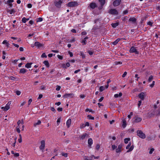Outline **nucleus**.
<instances>
[{"instance_id":"nucleus-64","label":"nucleus","mask_w":160,"mask_h":160,"mask_svg":"<svg viewBox=\"0 0 160 160\" xmlns=\"http://www.w3.org/2000/svg\"><path fill=\"white\" fill-rule=\"evenodd\" d=\"M127 74V72H124V73L122 75V77L124 78L125 77V76Z\"/></svg>"},{"instance_id":"nucleus-26","label":"nucleus","mask_w":160,"mask_h":160,"mask_svg":"<svg viewBox=\"0 0 160 160\" xmlns=\"http://www.w3.org/2000/svg\"><path fill=\"white\" fill-rule=\"evenodd\" d=\"M120 38H118L117 40L113 42L112 43L113 44L116 45L118 43V42L120 41Z\"/></svg>"},{"instance_id":"nucleus-31","label":"nucleus","mask_w":160,"mask_h":160,"mask_svg":"<svg viewBox=\"0 0 160 160\" xmlns=\"http://www.w3.org/2000/svg\"><path fill=\"white\" fill-rule=\"evenodd\" d=\"M153 79V77L152 75H151L149 78L148 80V81L149 82H150Z\"/></svg>"},{"instance_id":"nucleus-2","label":"nucleus","mask_w":160,"mask_h":160,"mask_svg":"<svg viewBox=\"0 0 160 160\" xmlns=\"http://www.w3.org/2000/svg\"><path fill=\"white\" fill-rule=\"evenodd\" d=\"M138 135L140 138L142 139L145 138H146L145 134L141 130H138L137 131Z\"/></svg>"},{"instance_id":"nucleus-45","label":"nucleus","mask_w":160,"mask_h":160,"mask_svg":"<svg viewBox=\"0 0 160 160\" xmlns=\"http://www.w3.org/2000/svg\"><path fill=\"white\" fill-rule=\"evenodd\" d=\"M147 24L148 25H150V26H152V25L153 22H151L149 21L148 22Z\"/></svg>"},{"instance_id":"nucleus-57","label":"nucleus","mask_w":160,"mask_h":160,"mask_svg":"<svg viewBox=\"0 0 160 160\" xmlns=\"http://www.w3.org/2000/svg\"><path fill=\"white\" fill-rule=\"evenodd\" d=\"M16 93L18 95H19L21 93V92L19 91H17Z\"/></svg>"},{"instance_id":"nucleus-40","label":"nucleus","mask_w":160,"mask_h":160,"mask_svg":"<svg viewBox=\"0 0 160 160\" xmlns=\"http://www.w3.org/2000/svg\"><path fill=\"white\" fill-rule=\"evenodd\" d=\"M87 117L89 119L93 120L94 118V117H92L91 115H88Z\"/></svg>"},{"instance_id":"nucleus-38","label":"nucleus","mask_w":160,"mask_h":160,"mask_svg":"<svg viewBox=\"0 0 160 160\" xmlns=\"http://www.w3.org/2000/svg\"><path fill=\"white\" fill-rule=\"evenodd\" d=\"M85 127V124H84L83 123H81L80 125V128L81 129Z\"/></svg>"},{"instance_id":"nucleus-7","label":"nucleus","mask_w":160,"mask_h":160,"mask_svg":"<svg viewBox=\"0 0 160 160\" xmlns=\"http://www.w3.org/2000/svg\"><path fill=\"white\" fill-rule=\"evenodd\" d=\"M45 147V141L44 140H42L41 142V145L39 147V149L40 150H42L43 152V150L44 149Z\"/></svg>"},{"instance_id":"nucleus-41","label":"nucleus","mask_w":160,"mask_h":160,"mask_svg":"<svg viewBox=\"0 0 160 160\" xmlns=\"http://www.w3.org/2000/svg\"><path fill=\"white\" fill-rule=\"evenodd\" d=\"M154 115V114H152V113H148V117L149 118H151L153 117Z\"/></svg>"},{"instance_id":"nucleus-10","label":"nucleus","mask_w":160,"mask_h":160,"mask_svg":"<svg viewBox=\"0 0 160 160\" xmlns=\"http://www.w3.org/2000/svg\"><path fill=\"white\" fill-rule=\"evenodd\" d=\"M134 122L135 123H138L140 122L142 120V118L138 116H136L134 118Z\"/></svg>"},{"instance_id":"nucleus-6","label":"nucleus","mask_w":160,"mask_h":160,"mask_svg":"<svg viewBox=\"0 0 160 160\" xmlns=\"http://www.w3.org/2000/svg\"><path fill=\"white\" fill-rule=\"evenodd\" d=\"M108 13L113 15H118V12L117 10L114 9H112L110 10Z\"/></svg>"},{"instance_id":"nucleus-20","label":"nucleus","mask_w":160,"mask_h":160,"mask_svg":"<svg viewBox=\"0 0 160 160\" xmlns=\"http://www.w3.org/2000/svg\"><path fill=\"white\" fill-rule=\"evenodd\" d=\"M32 63L31 62L27 63L25 65V67L28 68H30L31 67V65H32Z\"/></svg>"},{"instance_id":"nucleus-63","label":"nucleus","mask_w":160,"mask_h":160,"mask_svg":"<svg viewBox=\"0 0 160 160\" xmlns=\"http://www.w3.org/2000/svg\"><path fill=\"white\" fill-rule=\"evenodd\" d=\"M115 64L117 65L118 64H121L122 62H115Z\"/></svg>"},{"instance_id":"nucleus-32","label":"nucleus","mask_w":160,"mask_h":160,"mask_svg":"<svg viewBox=\"0 0 160 160\" xmlns=\"http://www.w3.org/2000/svg\"><path fill=\"white\" fill-rule=\"evenodd\" d=\"M130 139L129 138H126L124 139V142L125 143H127L128 141L130 140Z\"/></svg>"},{"instance_id":"nucleus-19","label":"nucleus","mask_w":160,"mask_h":160,"mask_svg":"<svg viewBox=\"0 0 160 160\" xmlns=\"http://www.w3.org/2000/svg\"><path fill=\"white\" fill-rule=\"evenodd\" d=\"M27 71V70L24 68H21L19 72L21 73L24 74Z\"/></svg>"},{"instance_id":"nucleus-48","label":"nucleus","mask_w":160,"mask_h":160,"mask_svg":"<svg viewBox=\"0 0 160 160\" xmlns=\"http://www.w3.org/2000/svg\"><path fill=\"white\" fill-rule=\"evenodd\" d=\"M133 115V113L132 112H131L130 114L128 116V118L130 119L131 118V116H132Z\"/></svg>"},{"instance_id":"nucleus-21","label":"nucleus","mask_w":160,"mask_h":160,"mask_svg":"<svg viewBox=\"0 0 160 160\" xmlns=\"http://www.w3.org/2000/svg\"><path fill=\"white\" fill-rule=\"evenodd\" d=\"M3 44H5L8 47L9 46V43L7 42V41L6 40H4L2 42Z\"/></svg>"},{"instance_id":"nucleus-11","label":"nucleus","mask_w":160,"mask_h":160,"mask_svg":"<svg viewBox=\"0 0 160 160\" xmlns=\"http://www.w3.org/2000/svg\"><path fill=\"white\" fill-rule=\"evenodd\" d=\"M34 44L38 48L43 47V44L41 43L38 42H35Z\"/></svg>"},{"instance_id":"nucleus-36","label":"nucleus","mask_w":160,"mask_h":160,"mask_svg":"<svg viewBox=\"0 0 160 160\" xmlns=\"http://www.w3.org/2000/svg\"><path fill=\"white\" fill-rule=\"evenodd\" d=\"M19 138L18 139V141L19 142L21 143L22 142V139L21 135V134H20L19 135Z\"/></svg>"},{"instance_id":"nucleus-42","label":"nucleus","mask_w":160,"mask_h":160,"mask_svg":"<svg viewBox=\"0 0 160 160\" xmlns=\"http://www.w3.org/2000/svg\"><path fill=\"white\" fill-rule=\"evenodd\" d=\"M61 121V118H58L57 121V125H58L59 124V123Z\"/></svg>"},{"instance_id":"nucleus-47","label":"nucleus","mask_w":160,"mask_h":160,"mask_svg":"<svg viewBox=\"0 0 160 160\" xmlns=\"http://www.w3.org/2000/svg\"><path fill=\"white\" fill-rule=\"evenodd\" d=\"M19 128H20V127H17L16 128L17 131L19 133H20V131Z\"/></svg>"},{"instance_id":"nucleus-61","label":"nucleus","mask_w":160,"mask_h":160,"mask_svg":"<svg viewBox=\"0 0 160 160\" xmlns=\"http://www.w3.org/2000/svg\"><path fill=\"white\" fill-rule=\"evenodd\" d=\"M117 147L114 145H112V148L113 150L116 148Z\"/></svg>"},{"instance_id":"nucleus-54","label":"nucleus","mask_w":160,"mask_h":160,"mask_svg":"<svg viewBox=\"0 0 160 160\" xmlns=\"http://www.w3.org/2000/svg\"><path fill=\"white\" fill-rule=\"evenodd\" d=\"M100 148V146L99 144H97L96 147V148L97 150H98Z\"/></svg>"},{"instance_id":"nucleus-16","label":"nucleus","mask_w":160,"mask_h":160,"mask_svg":"<svg viewBox=\"0 0 160 160\" xmlns=\"http://www.w3.org/2000/svg\"><path fill=\"white\" fill-rule=\"evenodd\" d=\"M90 7L92 9H94L96 7H97V5L95 3H91L90 4Z\"/></svg>"},{"instance_id":"nucleus-43","label":"nucleus","mask_w":160,"mask_h":160,"mask_svg":"<svg viewBox=\"0 0 160 160\" xmlns=\"http://www.w3.org/2000/svg\"><path fill=\"white\" fill-rule=\"evenodd\" d=\"M131 142H129L128 144V145L126 146V149H128L129 148V147L131 146Z\"/></svg>"},{"instance_id":"nucleus-22","label":"nucleus","mask_w":160,"mask_h":160,"mask_svg":"<svg viewBox=\"0 0 160 160\" xmlns=\"http://www.w3.org/2000/svg\"><path fill=\"white\" fill-rule=\"evenodd\" d=\"M119 22H116L115 23H112L111 24V25L113 28H115L119 25Z\"/></svg>"},{"instance_id":"nucleus-51","label":"nucleus","mask_w":160,"mask_h":160,"mask_svg":"<svg viewBox=\"0 0 160 160\" xmlns=\"http://www.w3.org/2000/svg\"><path fill=\"white\" fill-rule=\"evenodd\" d=\"M154 84H155V81H153L152 82V83L150 85V87H151V88L153 87L154 86Z\"/></svg>"},{"instance_id":"nucleus-29","label":"nucleus","mask_w":160,"mask_h":160,"mask_svg":"<svg viewBox=\"0 0 160 160\" xmlns=\"http://www.w3.org/2000/svg\"><path fill=\"white\" fill-rule=\"evenodd\" d=\"M11 153L12 154H14V156L16 157H18L19 156V153H15L13 151H11Z\"/></svg>"},{"instance_id":"nucleus-44","label":"nucleus","mask_w":160,"mask_h":160,"mask_svg":"<svg viewBox=\"0 0 160 160\" xmlns=\"http://www.w3.org/2000/svg\"><path fill=\"white\" fill-rule=\"evenodd\" d=\"M22 21L23 23H25L27 21L26 18L25 17L23 18L22 19Z\"/></svg>"},{"instance_id":"nucleus-52","label":"nucleus","mask_w":160,"mask_h":160,"mask_svg":"<svg viewBox=\"0 0 160 160\" xmlns=\"http://www.w3.org/2000/svg\"><path fill=\"white\" fill-rule=\"evenodd\" d=\"M61 88V87L59 86H57V88L56 89V90H57V91H59L60 90Z\"/></svg>"},{"instance_id":"nucleus-9","label":"nucleus","mask_w":160,"mask_h":160,"mask_svg":"<svg viewBox=\"0 0 160 160\" xmlns=\"http://www.w3.org/2000/svg\"><path fill=\"white\" fill-rule=\"evenodd\" d=\"M74 96V94L73 93H66L63 96L64 98H73Z\"/></svg>"},{"instance_id":"nucleus-14","label":"nucleus","mask_w":160,"mask_h":160,"mask_svg":"<svg viewBox=\"0 0 160 160\" xmlns=\"http://www.w3.org/2000/svg\"><path fill=\"white\" fill-rule=\"evenodd\" d=\"M71 119H68L66 122V124L68 128H69L71 125Z\"/></svg>"},{"instance_id":"nucleus-1","label":"nucleus","mask_w":160,"mask_h":160,"mask_svg":"<svg viewBox=\"0 0 160 160\" xmlns=\"http://www.w3.org/2000/svg\"><path fill=\"white\" fill-rule=\"evenodd\" d=\"M78 3L76 1L71 2L66 4L68 7H76L78 6Z\"/></svg>"},{"instance_id":"nucleus-23","label":"nucleus","mask_w":160,"mask_h":160,"mask_svg":"<svg viewBox=\"0 0 160 160\" xmlns=\"http://www.w3.org/2000/svg\"><path fill=\"white\" fill-rule=\"evenodd\" d=\"M41 123V122L40 120H38L37 122L35 123L34 124V126L35 127H36L37 125H40Z\"/></svg>"},{"instance_id":"nucleus-35","label":"nucleus","mask_w":160,"mask_h":160,"mask_svg":"<svg viewBox=\"0 0 160 160\" xmlns=\"http://www.w3.org/2000/svg\"><path fill=\"white\" fill-rule=\"evenodd\" d=\"M105 89V88L103 86H100L99 88V91L100 92H101L104 90Z\"/></svg>"},{"instance_id":"nucleus-13","label":"nucleus","mask_w":160,"mask_h":160,"mask_svg":"<svg viewBox=\"0 0 160 160\" xmlns=\"http://www.w3.org/2000/svg\"><path fill=\"white\" fill-rule=\"evenodd\" d=\"M93 141L91 138H89L88 140V144L90 148H91V145L92 144Z\"/></svg>"},{"instance_id":"nucleus-30","label":"nucleus","mask_w":160,"mask_h":160,"mask_svg":"<svg viewBox=\"0 0 160 160\" xmlns=\"http://www.w3.org/2000/svg\"><path fill=\"white\" fill-rule=\"evenodd\" d=\"M99 1L102 6H103L105 3V0H99Z\"/></svg>"},{"instance_id":"nucleus-58","label":"nucleus","mask_w":160,"mask_h":160,"mask_svg":"<svg viewBox=\"0 0 160 160\" xmlns=\"http://www.w3.org/2000/svg\"><path fill=\"white\" fill-rule=\"evenodd\" d=\"M14 2V0H8L7 1V3H11Z\"/></svg>"},{"instance_id":"nucleus-15","label":"nucleus","mask_w":160,"mask_h":160,"mask_svg":"<svg viewBox=\"0 0 160 160\" xmlns=\"http://www.w3.org/2000/svg\"><path fill=\"white\" fill-rule=\"evenodd\" d=\"M88 137L89 135L88 134L86 133H84L80 136V138L81 139H84L86 137Z\"/></svg>"},{"instance_id":"nucleus-4","label":"nucleus","mask_w":160,"mask_h":160,"mask_svg":"<svg viewBox=\"0 0 160 160\" xmlns=\"http://www.w3.org/2000/svg\"><path fill=\"white\" fill-rule=\"evenodd\" d=\"M11 101H9L6 105V106L5 107H2L1 108L5 111H6L8 110L10 108V105L11 104Z\"/></svg>"},{"instance_id":"nucleus-56","label":"nucleus","mask_w":160,"mask_h":160,"mask_svg":"<svg viewBox=\"0 0 160 160\" xmlns=\"http://www.w3.org/2000/svg\"><path fill=\"white\" fill-rule=\"evenodd\" d=\"M57 57L59 59L61 60H62L63 58L61 56L59 55H57Z\"/></svg>"},{"instance_id":"nucleus-34","label":"nucleus","mask_w":160,"mask_h":160,"mask_svg":"<svg viewBox=\"0 0 160 160\" xmlns=\"http://www.w3.org/2000/svg\"><path fill=\"white\" fill-rule=\"evenodd\" d=\"M61 154L62 156H64L65 157H68V154L67 153L62 152L61 153Z\"/></svg>"},{"instance_id":"nucleus-27","label":"nucleus","mask_w":160,"mask_h":160,"mask_svg":"<svg viewBox=\"0 0 160 160\" xmlns=\"http://www.w3.org/2000/svg\"><path fill=\"white\" fill-rule=\"evenodd\" d=\"M134 148V146L132 145L130 147L129 149L127 151V152H129L132 151Z\"/></svg>"},{"instance_id":"nucleus-5","label":"nucleus","mask_w":160,"mask_h":160,"mask_svg":"<svg viewBox=\"0 0 160 160\" xmlns=\"http://www.w3.org/2000/svg\"><path fill=\"white\" fill-rule=\"evenodd\" d=\"M146 96V94L144 92H141L138 95L139 98L141 99V100H143Z\"/></svg>"},{"instance_id":"nucleus-62","label":"nucleus","mask_w":160,"mask_h":160,"mask_svg":"<svg viewBox=\"0 0 160 160\" xmlns=\"http://www.w3.org/2000/svg\"><path fill=\"white\" fill-rule=\"evenodd\" d=\"M32 101V99H30L28 101V105H29L31 104V102Z\"/></svg>"},{"instance_id":"nucleus-12","label":"nucleus","mask_w":160,"mask_h":160,"mask_svg":"<svg viewBox=\"0 0 160 160\" xmlns=\"http://www.w3.org/2000/svg\"><path fill=\"white\" fill-rule=\"evenodd\" d=\"M121 2V0H115L113 2V5L114 6H118Z\"/></svg>"},{"instance_id":"nucleus-59","label":"nucleus","mask_w":160,"mask_h":160,"mask_svg":"<svg viewBox=\"0 0 160 160\" xmlns=\"http://www.w3.org/2000/svg\"><path fill=\"white\" fill-rule=\"evenodd\" d=\"M89 159H88L87 156H85V160H91L92 159V158H90V157H89Z\"/></svg>"},{"instance_id":"nucleus-25","label":"nucleus","mask_w":160,"mask_h":160,"mask_svg":"<svg viewBox=\"0 0 160 160\" xmlns=\"http://www.w3.org/2000/svg\"><path fill=\"white\" fill-rule=\"evenodd\" d=\"M66 66H66V65L65 64H63L62 65V67L63 68H66L67 67H68L70 66V64L68 62L66 64Z\"/></svg>"},{"instance_id":"nucleus-24","label":"nucleus","mask_w":160,"mask_h":160,"mask_svg":"<svg viewBox=\"0 0 160 160\" xmlns=\"http://www.w3.org/2000/svg\"><path fill=\"white\" fill-rule=\"evenodd\" d=\"M129 21H131L133 22H136V19L135 18H131L129 19Z\"/></svg>"},{"instance_id":"nucleus-37","label":"nucleus","mask_w":160,"mask_h":160,"mask_svg":"<svg viewBox=\"0 0 160 160\" xmlns=\"http://www.w3.org/2000/svg\"><path fill=\"white\" fill-rule=\"evenodd\" d=\"M81 42L82 43L83 45H86L87 43V41L85 39H84Z\"/></svg>"},{"instance_id":"nucleus-8","label":"nucleus","mask_w":160,"mask_h":160,"mask_svg":"<svg viewBox=\"0 0 160 160\" xmlns=\"http://www.w3.org/2000/svg\"><path fill=\"white\" fill-rule=\"evenodd\" d=\"M129 52L130 53H135L136 54H138L139 52H138L135 47H132L129 50Z\"/></svg>"},{"instance_id":"nucleus-60","label":"nucleus","mask_w":160,"mask_h":160,"mask_svg":"<svg viewBox=\"0 0 160 160\" xmlns=\"http://www.w3.org/2000/svg\"><path fill=\"white\" fill-rule=\"evenodd\" d=\"M26 103L25 101H24L23 102L21 103L20 106V107H22Z\"/></svg>"},{"instance_id":"nucleus-46","label":"nucleus","mask_w":160,"mask_h":160,"mask_svg":"<svg viewBox=\"0 0 160 160\" xmlns=\"http://www.w3.org/2000/svg\"><path fill=\"white\" fill-rule=\"evenodd\" d=\"M9 79L12 80L14 81L15 79V78L13 77H10L9 78Z\"/></svg>"},{"instance_id":"nucleus-28","label":"nucleus","mask_w":160,"mask_h":160,"mask_svg":"<svg viewBox=\"0 0 160 160\" xmlns=\"http://www.w3.org/2000/svg\"><path fill=\"white\" fill-rule=\"evenodd\" d=\"M43 63L46 65L47 67H49V64L48 62L47 61H44L43 62Z\"/></svg>"},{"instance_id":"nucleus-17","label":"nucleus","mask_w":160,"mask_h":160,"mask_svg":"<svg viewBox=\"0 0 160 160\" xmlns=\"http://www.w3.org/2000/svg\"><path fill=\"white\" fill-rule=\"evenodd\" d=\"M7 12L9 13L10 14H12L15 12V11L14 9L12 8L11 10L8 9Z\"/></svg>"},{"instance_id":"nucleus-53","label":"nucleus","mask_w":160,"mask_h":160,"mask_svg":"<svg viewBox=\"0 0 160 160\" xmlns=\"http://www.w3.org/2000/svg\"><path fill=\"white\" fill-rule=\"evenodd\" d=\"M42 21V18H39L38 19L37 22H41Z\"/></svg>"},{"instance_id":"nucleus-49","label":"nucleus","mask_w":160,"mask_h":160,"mask_svg":"<svg viewBox=\"0 0 160 160\" xmlns=\"http://www.w3.org/2000/svg\"><path fill=\"white\" fill-rule=\"evenodd\" d=\"M47 57V55H46L45 53H43L41 56L42 58H46Z\"/></svg>"},{"instance_id":"nucleus-33","label":"nucleus","mask_w":160,"mask_h":160,"mask_svg":"<svg viewBox=\"0 0 160 160\" xmlns=\"http://www.w3.org/2000/svg\"><path fill=\"white\" fill-rule=\"evenodd\" d=\"M122 127L124 128L126 126V121L125 120H123Z\"/></svg>"},{"instance_id":"nucleus-55","label":"nucleus","mask_w":160,"mask_h":160,"mask_svg":"<svg viewBox=\"0 0 160 160\" xmlns=\"http://www.w3.org/2000/svg\"><path fill=\"white\" fill-rule=\"evenodd\" d=\"M128 12V10H126L123 11V13L124 14H127Z\"/></svg>"},{"instance_id":"nucleus-50","label":"nucleus","mask_w":160,"mask_h":160,"mask_svg":"<svg viewBox=\"0 0 160 160\" xmlns=\"http://www.w3.org/2000/svg\"><path fill=\"white\" fill-rule=\"evenodd\" d=\"M154 150V149L153 148H151L149 151V153L150 154L152 153L153 152Z\"/></svg>"},{"instance_id":"nucleus-3","label":"nucleus","mask_w":160,"mask_h":160,"mask_svg":"<svg viewBox=\"0 0 160 160\" xmlns=\"http://www.w3.org/2000/svg\"><path fill=\"white\" fill-rule=\"evenodd\" d=\"M63 2L61 0H58L57 1H55L54 2V4L55 6L58 8H60L61 7V4Z\"/></svg>"},{"instance_id":"nucleus-39","label":"nucleus","mask_w":160,"mask_h":160,"mask_svg":"<svg viewBox=\"0 0 160 160\" xmlns=\"http://www.w3.org/2000/svg\"><path fill=\"white\" fill-rule=\"evenodd\" d=\"M80 56L82 57V58H84L85 57V54L82 52H80Z\"/></svg>"},{"instance_id":"nucleus-18","label":"nucleus","mask_w":160,"mask_h":160,"mask_svg":"<svg viewBox=\"0 0 160 160\" xmlns=\"http://www.w3.org/2000/svg\"><path fill=\"white\" fill-rule=\"evenodd\" d=\"M122 148V145H119L118 146V148L116 149V152L117 153L119 152H121V149Z\"/></svg>"}]
</instances>
